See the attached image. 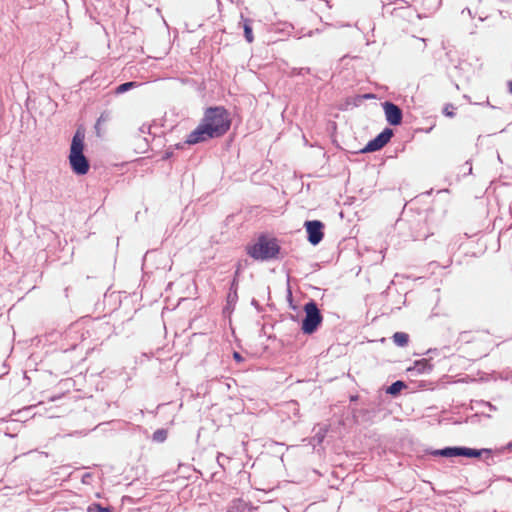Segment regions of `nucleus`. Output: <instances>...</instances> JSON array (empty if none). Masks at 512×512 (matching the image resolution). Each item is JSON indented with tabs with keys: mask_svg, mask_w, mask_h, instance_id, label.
<instances>
[{
	"mask_svg": "<svg viewBox=\"0 0 512 512\" xmlns=\"http://www.w3.org/2000/svg\"><path fill=\"white\" fill-rule=\"evenodd\" d=\"M84 131L78 129L73 136L70 153L69 164L72 171L77 175H85L89 171V162L84 155Z\"/></svg>",
	"mask_w": 512,
	"mask_h": 512,
	"instance_id": "f257e3e1",
	"label": "nucleus"
},
{
	"mask_svg": "<svg viewBox=\"0 0 512 512\" xmlns=\"http://www.w3.org/2000/svg\"><path fill=\"white\" fill-rule=\"evenodd\" d=\"M212 136L219 137L226 133L230 127V119L227 111L221 107L209 108L202 119Z\"/></svg>",
	"mask_w": 512,
	"mask_h": 512,
	"instance_id": "f03ea898",
	"label": "nucleus"
},
{
	"mask_svg": "<svg viewBox=\"0 0 512 512\" xmlns=\"http://www.w3.org/2000/svg\"><path fill=\"white\" fill-rule=\"evenodd\" d=\"M247 253L255 260H269L277 256L279 245L274 238L261 236L254 244L247 247Z\"/></svg>",
	"mask_w": 512,
	"mask_h": 512,
	"instance_id": "7ed1b4c3",
	"label": "nucleus"
},
{
	"mask_svg": "<svg viewBox=\"0 0 512 512\" xmlns=\"http://www.w3.org/2000/svg\"><path fill=\"white\" fill-rule=\"evenodd\" d=\"M305 318L302 321V331L312 334L322 322V316L315 302L310 301L304 306Z\"/></svg>",
	"mask_w": 512,
	"mask_h": 512,
	"instance_id": "20e7f679",
	"label": "nucleus"
},
{
	"mask_svg": "<svg viewBox=\"0 0 512 512\" xmlns=\"http://www.w3.org/2000/svg\"><path fill=\"white\" fill-rule=\"evenodd\" d=\"M304 227L308 234V241L312 245L319 244L323 239V224L318 220L306 221Z\"/></svg>",
	"mask_w": 512,
	"mask_h": 512,
	"instance_id": "39448f33",
	"label": "nucleus"
},
{
	"mask_svg": "<svg viewBox=\"0 0 512 512\" xmlns=\"http://www.w3.org/2000/svg\"><path fill=\"white\" fill-rule=\"evenodd\" d=\"M393 132L391 129H384L377 137L369 141L362 152H374L383 148L391 139Z\"/></svg>",
	"mask_w": 512,
	"mask_h": 512,
	"instance_id": "423d86ee",
	"label": "nucleus"
},
{
	"mask_svg": "<svg viewBox=\"0 0 512 512\" xmlns=\"http://www.w3.org/2000/svg\"><path fill=\"white\" fill-rule=\"evenodd\" d=\"M211 138L214 137L212 136L211 132L207 129L205 124L201 121L197 128L187 136L186 143L193 145L200 142H204Z\"/></svg>",
	"mask_w": 512,
	"mask_h": 512,
	"instance_id": "0eeeda50",
	"label": "nucleus"
},
{
	"mask_svg": "<svg viewBox=\"0 0 512 512\" xmlns=\"http://www.w3.org/2000/svg\"><path fill=\"white\" fill-rule=\"evenodd\" d=\"M383 110H384L385 118L390 125L396 126L401 123L402 111L397 105H395L391 102H384Z\"/></svg>",
	"mask_w": 512,
	"mask_h": 512,
	"instance_id": "6e6552de",
	"label": "nucleus"
},
{
	"mask_svg": "<svg viewBox=\"0 0 512 512\" xmlns=\"http://www.w3.org/2000/svg\"><path fill=\"white\" fill-rule=\"evenodd\" d=\"M432 371V365L427 359H421L414 362L413 366L407 369L410 376L416 377L422 374H428Z\"/></svg>",
	"mask_w": 512,
	"mask_h": 512,
	"instance_id": "1a4fd4ad",
	"label": "nucleus"
},
{
	"mask_svg": "<svg viewBox=\"0 0 512 512\" xmlns=\"http://www.w3.org/2000/svg\"><path fill=\"white\" fill-rule=\"evenodd\" d=\"M409 340L408 334L404 332H396L393 335V341L397 346L404 347L407 345Z\"/></svg>",
	"mask_w": 512,
	"mask_h": 512,
	"instance_id": "9d476101",
	"label": "nucleus"
},
{
	"mask_svg": "<svg viewBox=\"0 0 512 512\" xmlns=\"http://www.w3.org/2000/svg\"><path fill=\"white\" fill-rule=\"evenodd\" d=\"M437 454L445 457L461 456V448H445L437 451Z\"/></svg>",
	"mask_w": 512,
	"mask_h": 512,
	"instance_id": "9b49d317",
	"label": "nucleus"
},
{
	"mask_svg": "<svg viewBox=\"0 0 512 512\" xmlns=\"http://www.w3.org/2000/svg\"><path fill=\"white\" fill-rule=\"evenodd\" d=\"M230 512H252V509L243 501H236Z\"/></svg>",
	"mask_w": 512,
	"mask_h": 512,
	"instance_id": "f8f14e48",
	"label": "nucleus"
},
{
	"mask_svg": "<svg viewBox=\"0 0 512 512\" xmlns=\"http://www.w3.org/2000/svg\"><path fill=\"white\" fill-rule=\"evenodd\" d=\"M405 387V384L402 382V381H396L394 382L392 385H390L388 388H387V393L389 394H392V395H396L397 393H399L403 388Z\"/></svg>",
	"mask_w": 512,
	"mask_h": 512,
	"instance_id": "ddd939ff",
	"label": "nucleus"
},
{
	"mask_svg": "<svg viewBox=\"0 0 512 512\" xmlns=\"http://www.w3.org/2000/svg\"><path fill=\"white\" fill-rule=\"evenodd\" d=\"M137 86H138L137 82H126V83L119 85L116 88V93L122 94V93H125V92L129 91L130 89L137 87Z\"/></svg>",
	"mask_w": 512,
	"mask_h": 512,
	"instance_id": "4468645a",
	"label": "nucleus"
},
{
	"mask_svg": "<svg viewBox=\"0 0 512 512\" xmlns=\"http://www.w3.org/2000/svg\"><path fill=\"white\" fill-rule=\"evenodd\" d=\"M167 438V431L165 429H158L153 433V440L156 442H163Z\"/></svg>",
	"mask_w": 512,
	"mask_h": 512,
	"instance_id": "2eb2a0df",
	"label": "nucleus"
},
{
	"mask_svg": "<svg viewBox=\"0 0 512 512\" xmlns=\"http://www.w3.org/2000/svg\"><path fill=\"white\" fill-rule=\"evenodd\" d=\"M244 35H245L246 40L249 43H251L253 41L252 28H251L248 20H245V22H244Z\"/></svg>",
	"mask_w": 512,
	"mask_h": 512,
	"instance_id": "dca6fc26",
	"label": "nucleus"
},
{
	"mask_svg": "<svg viewBox=\"0 0 512 512\" xmlns=\"http://www.w3.org/2000/svg\"><path fill=\"white\" fill-rule=\"evenodd\" d=\"M461 456L478 457L480 456V452L470 448H461Z\"/></svg>",
	"mask_w": 512,
	"mask_h": 512,
	"instance_id": "f3484780",
	"label": "nucleus"
},
{
	"mask_svg": "<svg viewBox=\"0 0 512 512\" xmlns=\"http://www.w3.org/2000/svg\"><path fill=\"white\" fill-rule=\"evenodd\" d=\"M88 512H111V510L101 507L99 504H92L88 507Z\"/></svg>",
	"mask_w": 512,
	"mask_h": 512,
	"instance_id": "a211bd4d",
	"label": "nucleus"
},
{
	"mask_svg": "<svg viewBox=\"0 0 512 512\" xmlns=\"http://www.w3.org/2000/svg\"><path fill=\"white\" fill-rule=\"evenodd\" d=\"M450 108H453L452 106H446L444 109V114L448 117H453L454 113L450 110Z\"/></svg>",
	"mask_w": 512,
	"mask_h": 512,
	"instance_id": "6ab92c4d",
	"label": "nucleus"
},
{
	"mask_svg": "<svg viewBox=\"0 0 512 512\" xmlns=\"http://www.w3.org/2000/svg\"><path fill=\"white\" fill-rule=\"evenodd\" d=\"M233 357L238 362L243 360L242 356L238 352H234Z\"/></svg>",
	"mask_w": 512,
	"mask_h": 512,
	"instance_id": "aec40b11",
	"label": "nucleus"
},
{
	"mask_svg": "<svg viewBox=\"0 0 512 512\" xmlns=\"http://www.w3.org/2000/svg\"><path fill=\"white\" fill-rule=\"evenodd\" d=\"M509 92L512 94V80L508 82Z\"/></svg>",
	"mask_w": 512,
	"mask_h": 512,
	"instance_id": "412c9836",
	"label": "nucleus"
},
{
	"mask_svg": "<svg viewBox=\"0 0 512 512\" xmlns=\"http://www.w3.org/2000/svg\"><path fill=\"white\" fill-rule=\"evenodd\" d=\"M373 97H374V96H373V95H371V94H367V95H365V96H364V98H368V99L373 98Z\"/></svg>",
	"mask_w": 512,
	"mask_h": 512,
	"instance_id": "4be33fe9",
	"label": "nucleus"
},
{
	"mask_svg": "<svg viewBox=\"0 0 512 512\" xmlns=\"http://www.w3.org/2000/svg\"><path fill=\"white\" fill-rule=\"evenodd\" d=\"M509 447H512V443H511V444H509Z\"/></svg>",
	"mask_w": 512,
	"mask_h": 512,
	"instance_id": "5701e85b",
	"label": "nucleus"
},
{
	"mask_svg": "<svg viewBox=\"0 0 512 512\" xmlns=\"http://www.w3.org/2000/svg\"><path fill=\"white\" fill-rule=\"evenodd\" d=\"M509 447H512V443H511V444H509Z\"/></svg>",
	"mask_w": 512,
	"mask_h": 512,
	"instance_id": "b1692460",
	"label": "nucleus"
}]
</instances>
